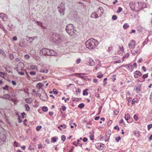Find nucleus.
<instances>
[{
    "mask_svg": "<svg viewBox=\"0 0 152 152\" xmlns=\"http://www.w3.org/2000/svg\"><path fill=\"white\" fill-rule=\"evenodd\" d=\"M98 44V41L93 38H91L88 39L85 43L86 48L90 50L94 49Z\"/></svg>",
    "mask_w": 152,
    "mask_h": 152,
    "instance_id": "1",
    "label": "nucleus"
},
{
    "mask_svg": "<svg viewBox=\"0 0 152 152\" xmlns=\"http://www.w3.org/2000/svg\"><path fill=\"white\" fill-rule=\"evenodd\" d=\"M40 52L45 56H55L57 55V53L54 50L46 48L41 49Z\"/></svg>",
    "mask_w": 152,
    "mask_h": 152,
    "instance_id": "2",
    "label": "nucleus"
},
{
    "mask_svg": "<svg viewBox=\"0 0 152 152\" xmlns=\"http://www.w3.org/2000/svg\"><path fill=\"white\" fill-rule=\"evenodd\" d=\"M66 31L70 36L73 35L75 31H76L74 25L71 24H69L66 26Z\"/></svg>",
    "mask_w": 152,
    "mask_h": 152,
    "instance_id": "3",
    "label": "nucleus"
},
{
    "mask_svg": "<svg viewBox=\"0 0 152 152\" xmlns=\"http://www.w3.org/2000/svg\"><path fill=\"white\" fill-rule=\"evenodd\" d=\"M58 9L60 15H64V14L65 10V3L63 2H62L60 3L58 7Z\"/></svg>",
    "mask_w": 152,
    "mask_h": 152,
    "instance_id": "4",
    "label": "nucleus"
},
{
    "mask_svg": "<svg viewBox=\"0 0 152 152\" xmlns=\"http://www.w3.org/2000/svg\"><path fill=\"white\" fill-rule=\"evenodd\" d=\"M40 99L43 101H46L48 99V96L45 91L43 89H42V92L39 94V96Z\"/></svg>",
    "mask_w": 152,
    "mask_h": 152,
    "instance_id": "5",
    "label": "nucleus"
},
{
    "mask_svg": "<svg viewBox=\"0 0 152 152\" xmlns=\"http://www.w3.org/2000/svg\"><path fill=\"white\" fill-rule=\"evenodd\" d=\"M103 14L97 10L96 12L92 13L91 15V17L92 18H97L102 16Z\"/></svg>",
    "mask_w": 152,
    "mask_h": 152,
    "instance_id": "6",
    "label": "nucleus"
},
{
    "mask_svg": "<svg viewBox=\"0 0 152 152\" xmlns=\"http://www.w3.org/2000/svg\"><path fill=\"white\" fill-rule=\"evenodd\" d=\"M61 37L59 34L56 33L53 34V41L58 43L60 41Z\"/></svg>",
    "mask_w": 152,
    "mask_h": 152,
    "instance_id": "7",
    "label": "nucleus"
},
{
    "mask_svg": "<svg viewBox=\"0 0 152 152\" xmlns=\"http://www.w3.org/2000/svg\"><path fill=\"white\" fill-rule=\"evenodd\" d=\"M16 68L17 71H21L23 69L24 64L22 62H20L17 65Z\"/></svg>",
    "mask_w": 152,
    "mask_h": 152,
    "instance_id": "8",
    "label": "nucleus"
},
{
    "mask_svg": "<svg viewBox=\"0 0 152 152\" xmlns=\"http://www.w3.org/2000/svg\"><path fill=\"white\" fill-rule=\"evenodd\" d=\"M95 145L96 148L99 150H102L104 148V144L100 143H96Z\"/></svg>",
    "mask_w": 152,
    "mask_h": 152,
    "instance_id": "9",
    "label": "nucleus"
},
{
    "mask_svg": "<svg viewBox=\"0 0 152 152\" xmlns=\"http://www.w3.org/2000/svg\"><path fill=\"white\" fill-rule=\"evenodd\" d=\"M0 18L4 21H6L7 19V15L4 13H0Z\"/></svg>",
    "mask_w": 152,
    "mask_h": 152,
    "instance_id": "10",
    "label": "nucleus"
},
{
    "mask_svg": "<svg viewBox=\"0 0 152 152\" xmlns=\"http://www.w3.org/2000/svg\"><path fill=\"white\" fill-rule=\"evenodd\" d=\"M135 41L134 40L131 41L130 43L129 44V47L130 48H134L135 46Z\"/></svg>",
    "mask_w": 152,
    "mask_h": 152,
    "instance_id": "11",
    "label": "nucleus"
},
{
    "mask_svg": "<svg viewBox=\"0 0 152 152\" xmlns=\"http://www.w3.org/2000/svg\"><path fill=\"white\" fill-rule=\"evenodd\" d=\"M140 49L139 47L137 48L135 50H132L131 51V53L132 55H134L136 53L140 52Z\"/></svg>",
    "mask_w": 152,
    "mask_h": 152,
    "instance_id": "12",
    "label": "nucleus"
},
{
    "mask_svg": "<svg viewBox=\"0 0 152 152\" xmlns=\"http://www.w3.org/2000/svg\"><path fill=\"white\" fill-rule=\"evenodd\" d=\"M142 74V73L139 71H136L134 74V77L135 78H138L141 76Z\"/></svg>",
    "mask_w": 152,
    "mask_h": 152,
    "instance_id": "13",
    "label": "nucleus"
},
{
    "mask_svg": "<svg viewBox=\"0 0 152 152\" xmlns=\"http://www.w3.org/2000/svg\"><path fill=\"white\" fill-rule=\"evenodd\" d=\"M138 4V2L136 4H134L133 2L130 3L129 4V6L130 8L132 10H134V7L135 6H137Z\"/></svg>",
    "mask_w": 152,
    "mask_h": 152,
    "instance_id": "14",
    "label": "nucleus"
},
{
    "mask_svg": "<svg viewBox=\"0 0 152 152\" xmlns=\"http://www.w3.org/2000/svg\"><path fill=\"white\" fill-rule=\"evenodd\" d=\"M140 5L141 9H144L145 8H146L147 6L146 3L140 2H138V5Z\"/></svg>",
    "mask_w": 152,
    "mask_h": 152,
    "instance_id": "15",
    "label": "nucleus"
},
{
    "mask_svg": "<svg viewBox=\"0 0 152 152\" xmlns=\"http://www.w3.org/2000/svg\"><path fill=\"white\" fill-rule=\"evenodd\" d=\"M94 63L93 60L91 58L88 59V61L87 62V64L90 66H93L94 65Z\"/></svg>",
    "mask_w": 152,
    "mask_h": 152,
    "instance_id": "16",
    "label": "nucleus"
},
{
    "mask_svg": "<svg viewBox=\"0 0 152 152\" xmlns=\"http://www.w3.org/2000/svg\"><path fill=\"white\" fill-rule=\"evenodd\" d=\"M141 9L140 5H139L137 6H135L134 7V10L136 12H137Z\"/></svg>",
    "mask_w": 152,
    "mask_h": 152,
    "instance_id": "17",
    "label": "nucleus"
},
{
    "mask_svg": "<svg viewBox=\"0 0 152 152\" xmlns=\"http://www.w3.org/2000/svg\"><path fill=\"white\" fill-rule=\"evenodd\" d=\"M11 94H5L2 96V98L4 99H10V98Z\"/></svg>",
    "mask_w": 152,
    "mask_h": 152,
    "instance_id": "18",
    "label": "nucleus"
},
{
    "mask_svg": "<svg viewBox=\"0 0 152 152\" xmlns=\"http://www.w3.org/2000/svg\"><path fill=\"white\" fill-rule=\"evenodd\" d=\"M141 91V86L140 85H138L136 88V91L137 93H138Z\"/></svg>",
    "mask_w": 152,
    "mask_h": 152,
    "instance_id": "19",
    "label": "nucleus"
},
{
    "mask_svg": "<svg viewBox=\"0 0 152 152\" xmlns=\"http://www.w3.org/2000/svg\"><path fill=\"white\" fill-rule=\"evenodd\" d=\"M67 70L70 72H74L75 70V68L73 67H69Z\"/></svg>",
    "mask_w": 152,
    "mask_h": 152,
    "instance_id": "20",
    "label": "nucleus"
},
{
    "mask_svg": "<svg viewBox=\"0 0 152 152\" xmlns=\"http://www.w3.org/2000/svg\"><path fill=\"white\" fill-rule=\"evenodd\" d=\"M88 89H84L83 91V94L84 96H87L88 95Z\"/></svg>",
    "mask_w": 152,
    "mask_h": 152,
    "instance_id": "21",
    "label": "nucleus"
},
{
    "mask_svg": "<svg viewBox=\"0 0 152 152\" xmlns=\"http://www.w3.org/2000/svg\"><path fill=\"white\" fill-rule=\"evenodd\" d=\"M130 116L129 114H125V116L124 117V118L127 121L129 119H130Z\"/></svg>",
    "mask_w": 152,
    "mask_h": 152,
    "instance_id": "22",
    "label": "nucleus"
},
{
    "mask_svg": "<svg viewBox=\"0 0 152 152\" xmlns=\"http://www.w3.org/2000/svg\"><path fill=\"white\" fill-rule=\"evenodd\" d=\"M129 26L128 23H125L123 26L124 28L125 29H126L129 27Z\"/></svg>",
    "mask_w": 152,
    "mask_h": 152,
    "instance_id": "23",
    "label": "nucleus"
},
{
    "mask_svg": "<svg viewBox=\"0 0 152 152\" xmlns=\"http://www.w3.org/2000/svg\"><path fill=\"white\" fill-rule=\"evenodd\" d=\"M85 106V104L83 103H81L78 105V107L80 109L83 108Z\"/></svg>",
    "mask_w": 152,
    "mask_h": 152,
    "instance_id": "24",
    "label": "nucleus"
},
{
    "mask_svg": "<svg viewBox=\"0 0 152 152\" xmlns=\"http://www.w3.org/2000/svg\"><path fill=\"white\" fill-rule=\"evenodd\" d=\"M57 139V138H56L55 137H52L51 139V142H56Z\"/></svg>",
    "mask_w": 152,
    "mask_h": 152,
    "instance_id": "25",
    "label": "nucleus"
},
{
    "mask_svg": "<svg viewBox=\"0 0 152 152\" xmlns=\"http://www.w3.org/2000/svg\"><path fill=\"white\" fill-rule=\"evenodd\" d=\"M81 90L79 88H77L76 89L75 92L77 94H78L81 92Z\"/></svg>",
    "mask_w": 152,
    "mask_h": 152,
    "instance_id": "26",
    "label": "nucleus"
},
{
    "mask_svg": "<svg viewBox=\"0 0 152 152\" xmlns=\"http://www.w3.org/2000/svg\"><path fill=\"white\" fill-rule=\"evenodd\" d=\"M25 107L26 108V110L27 111H29L30 110V107L29 105L26 104L25 105Z\"/></svg>",
    "mask_w": 152,
    "mask_h": 152,
    "instance_id": "27",
    "label": "nucleus"
},
{
    "mask_svg": "<svg viewBox=\"0 0 152 152\" xmlns=\"http://www.w3.org/2000/svg\"><path fill=\"white\" fill-rule=\"evenodd\" d=\"M25 100L27 103L28 104L31 103V101L30 100V99L29 98L25 99Z\"/></svg>",
    "mask_w": 152,
    "mask_h": 152,
    "instance_id": "28",
    "label": "nucleus"
},
{
    "mask_svg": "<svg viewBox=\"0 0 152 152\" xmlns=\"http://www.w3.org/2000/svg\"><path fill=\"white\" fill-rule=\"evenodd\" d=\"M101 13H103L104 12V10H103V8L102 7H100L98 9V10Z\"/></svg>",
    "mask_w": 152,
    "mask_h": 152,
    "instance_id": "29",
    "label": "nucleus"
},
{
    "mask_svg": "<svg viewBox=\"0 0 152 152\" xmlns=\"http://www.w3.org/2000/svg\"><path fill=\"white\" fill-rule=\"evenodd\" d=\"M0 53L3 55V56L4 57L6 56V55L4 52L1 49H0Z\"/></svg>",
    "mask_w": 152,
    "mask_h": 152,
    "instance_id": "30",
    "label": "nucleus"
},
{
    "mask_svg": "<svg viewBox=\"0 0 152 152\" xmlns=\"http://www.w3.org/2000/svg\"><path fill=\"white\" fill-rule=\"evenodd\" d=\"M30 68L32 70H34L35 69H37V66L36 65H31Z\"/></svg>",
    "mask_w": 152,
    "mask_h": 152,
    "instance_id": "31",
    "label": "nucleus"
},
{
    "mask_svg": "<svg viewBox=\"0 0 152 152\" xmlns=\"http://www.w3.org/2000/svg\"><path fill=\"white\" fill-rule=\"evenodd\" d=\"M42 110L44 112H46L48 111V109L47 107L44 106L42 107Z\"/></svg>",
    "mask_w": 152,
    "mask_h": 152,
    "instance_id": "32",
    "label": "nucleus"
},
{
    "mask_svg": "<svg viewBox=\"0 0 152 152\" xmlns=\"http://www.w3.org/2000/svg\"><path fill=\"white\" fill-rule=\"evenodd\" d=\"M129 56V53H127L126 54L124 55L122 58L123 61L124 60V58H127Z\"/></svg>",
    "mask_w": 152,
    "mask_h": 152,
    "instance_id": "33",
    "label": "nucleus"
},
{
    "mask_svg": "<svg viewBox=\"0 0 152 152\" xmlns=\"http://www.w3.org/2000/svg\"><path fill=\"white\" fill-rule=\"evenodd\" d=\"M53 93L55 94H57L58 93V91L55 88H54L53 90Z\"/></svg>",
    "mask_w": 152,
    "mask_h": 152,
    "instance_id": "34",
    "label": "nucleus"
},
{
    "mask_svg": "<svg viewBox=\"0 0 152 152\" xmlns=\"http://www.w3.org/2000/svg\"><path fill=\"white\" fill-rule=\"evenodd\" d=\"M148 74H145L144 75H143L142 76V77L143 79H145V78H147L148 77Z\"/></svg>",
    "mask_w": 152,
    "mask_h": 152,
    "instance_id": "35",
    "label": "nucleus"
},
{
    "mask_svg": "<svg viewBox=\"0 0 152 152\" xmlns=\"http://www.w3.org/2000/svg\"><path fill=\"white\" fill-rule=\"evenodd\" d=\"M122 10V9L120 7H119L118 8V10L116 12L117 13H120Z\"/></svg>",
    "mask_w": 152,
    "mask_h": 152,
    "instance_id": "36",
    "label": "nucleus"
},
{
    "mask_svg": "<svg viewBox=\"0 0 152 152\" xmlns=\"http://www.w3.org/2000/svg\"><path fill=\"white\" fill-rule=\"evenodd\" d=\"M10 58L11 60L13 59L14 58V55L13 54L11 53L10 55Z\"/></svg>",
    "mask_w": 152,
    "mask_h": 152,
    "instance_id": "37",
    "label": "nucleus"
},
{
    "mask_svg": "<svg viewBox=\"0 0 152 152\" xmlns=\"http://www.w3.org/2000/svg\"><path fill=\"white\" fill-rule=\"evenodd\" d=\"M61 140L63 141H64L66 139V136L65 135H63L61 136Z\"/></svg>",
    "mask_w": 152,
    "mask_h": 152,
    "instance_id": "38",
    "label": "nucleus"
},
{
    "mask_svg": "<svg viewBox=\"0 0 152 152\" xmlns=\"http://www.w3.org/2000/svg\"><path fill=\"white\" fill-rule=\"evenodd\" d=\"M152 124H149L147 126V128H148V130H150V129L152 128Z\"/></svg>",
    "mask_w": 152,
    "mask_h": 152,
    "instance_id": "39",
    "label": "nucleus"
},
{
    "mask_svg": "<svg viewBox=\"0 0 152 152\" xmlns=\"http://www.w3.org/2000/svg\"><path fill=\"white\" fill-rule=\"evenodd\" d=\"M121 139V137H116L115 138V140L116 141L118 142Z\"/></svg>",
    "mask_w": 152,
    "mask_h": 152,
    "instance_id": "40",
    "label": "nucleus"
},
{
    "mask_svg": "<svg viewBox=\"0 0 152 152\" xmlns=\"http://www.w3.org/2000/svg\"><path fill=\"white\" fill-rule=\"evenodd\" d=\"M42 128V126H38L36 127V130L37 131H39V130Z\"/></svg>",
    "mask_w": 152,
    "mask_h": 152,
    "instance_id": "41",
    "label": "nucleus"
},
{
    "mask_svg": "<svg viewBox=\"0 0 152 152\" xmlns=\"http://www.w3.org/2000/svg\"><path fill=\"white\" fill-rule=\"evenodd\" d=\"M0 76L4 78V75L5 73H4L3 72L0 71Z\"/></svg>",
    "mask_w": 152,
    "mask_h": 152,
    "instance_id": "42",
    "label": "nucleus"
},
{
    "mask_svg": "<svg viewBox=\"0 0 152 152\" xmlns=\"http://www.w3.org/2000/svg\"><path fill=\"white\" fill-rule=\"evenodd\" d=\"M117 16L115 15H113L112 16V19L113 20H115L117 19Z\"/></svg>",
    "mask_w": 152,
    "mask_h": 152,
    "instance_id": "43",
    "label": "nucleus"
},
{
    "mask_svg": "<svg viewBox=\"0 0 152 152\" xmlns=\"http://www.w3.org/2000/svg\"><path fill=\"white\" fill-rule=\"evenodd\" d=\"M8 85H6L4 86L3 88V89L4 90H8Z\"/></svg>",
    "mask_w": 152,
    "mask_h": 152,
    "instance_id": "44",
    "label": "nucleus"
},
{
    "mask_svg": "<svg viewBox=\"0 0 152 152\" xmlns=\"http://www.w3.org/2000/svg\"><path fill=\"white\" fill-rule=\"evenodd\" d=\"M30 74L31 75H35L36 74V73L34 71H31L30 73Z\"/></svg>",
    "mask_w": 152,
    "mask_h": 152,
    "instance_id": "45",
    "label": "nucleus"
},
{
    "mask_svg": "<svg viewBox=\"0 0 152 152\" xmlns=\"http://www.w3.org/2000/svg\"><path fill=\"white\" fill-rule=\"evenodd\" d=\"M36 38H37V37L36 36H35L33 37H29V39H31L32 40V41H33Z\"/></svg>",
    "mask_w": 152,
    "mask_h": 152,
    "instance_id": "46",
    "label": "nucleus"
},
{
    "mask_svg": "<svg viewBox=\"0 0 152 152\" xmlns=\"http://www.w3.org/2000/svg\"><path fill=\"white\" fill-rule=\"evenodd\" d=\"M24 58H25L28 59L29 58L30 56L26 54L24 56Z\"/></svg>",
    "mask_w": 152,
    "mask_h": 152,
    "instance_id": "47",
    "label": "nucleus"
},
{
    "mask_svg": "<svg viewBox=\"0 0 152 152\" xmlns=\"http://www.w3.org/2000/svg\"><path fill=\"white\" fill-rule=\"evenodd\" d=\"M60 126L62 127L63 129H64L66 128V126L65 124H61L60 125Z\"/></svg>",
    "mask_w": 152,
    "mask_h": 152,
    "instance_id": "48",
    "label": "nucleus"
},
{
    "mask_svg": "<svg viewBox=\"0 0 152 152\" xmlns=\"http://www.w3.org/2000/svg\"><path fill=\"white\" fill-rule=\"evenodd\" d=\"M134 118L136 121H137L138 119V118L136 115H134Z\"/></svg>",
    "mask_w": 152,
    "mask_h": 152,
    "instance_id": "49",
    "label": "nucleus"
},
{
    "mask_svg": "<svg viewBox=\"0 0 152 152\" xmlns=\"http://www.w3.org/2000/svg\"><path fill=\"white\" fill-rule=\"evenodd\" d=\"M62 109L63 111H64L66 110V107L64 106L63 105L62 106Z\"/></svg>",
    "mask_w": 152,
    "mask_h": 152,
    "instance_id": "50",
    "label": "nucleus"
},
{
    "mask_svg": "<svg viewBox=\"0 0 152 152\" xmlns=\"http://www.w3.org/2000/svg\"><path fill=\"white\" fill-rule=\"evenodd\" d=\"M114 129H117L118 131H119L120 130V129L119 127H118V125H116V126L114 127Z\"/></svg>",
    "mask_w": 152,
    "mask_h": 152,
    "instance_id": "51",
    "label": "nucleus"
},
{
    "mask_svg": "<svg viewBox=\"0 0 152 152\" xmlns=\"http://www.w3.org/2000/svg\"><path fill=\"white\" fill-rule=\"evenodd\" d=\"M80 61H81L80 59V58H78L77 59V60L76 61V62L77 64H79L80 62Z\"/></svg>",
    "mask_w": 152,
    "mask_h": 152,
    "instance_id": "52",
    "label": "nucleus"
},
{
    "mask_svg": "<svg viewBox=\"0 0 152 152\" xmlns=\"http://www.w3.org/2000/svg\"><path fill=\"white\" fill-rule=\"evenodd\" d=\"M18 72L19 74H20L21 75H24V72L21 71Z\"/></svg>",
    "mask_w": 152,
    "mask_h": 152,
    "instance_id": "53",
    "label": "nucleus"
},
{
    "mask_svg": "<svg viewBox=\"0 0 152 152\" xmlns=\"http://www.w3.org/2000/svg\"><path fill=\"white\" fill-rule=\"evenodd\" d=\"M21 115H22V118H24V115H26V113L25 112H23V113H21Z\"/></svg>",
    "mask_w": 152,
    "mask_h": 152,
    "instance_id": "54",
    "label": "nucleus"
},
{
    "mask_svg": "<svg viewBox=\"0 0 152 152\" xmlns=\"http://www.w3.org/2000/svg\"><path fill=\"white\" fill-rule=\"evenodd\" d=\"M83 140L84 142H86L88 140V139L87 138L84 137L83 138Z\"/></svg>",
    "mask_w": 152,
    "mask_h": 152,
    "instance_id": "55",
    "label": "nucleus"
},
{
    "mask_svg": "<svg viewBox=\"0 0 152 152\" xmlns=\"http://www.w3.org/2000/svg\"><path fill=\"white\" fill-rule=\"evenodd\" d=\"M112 121L111 120H110L108 121V122L107 123V125L108 126H110V125L112 124Z\"/></svg>",
    "mask_w": 152,
    "mask_h": 152,
    "instance_id": "56",
    "label": "nucleus"
},
{
    "mask_svg": "<svg viewBox=\"0 0 152 152\" xmlns=\"http://www.w3.org/2000/svg\"><path fill=\"white\" fill-rule=\"evenodd\" d=\"M12 83L13 85H16L17 84L16 82H15V81L14 80H12Z\"/></svg>",
    "mask_w": 152,
    "mask_h": 152,
    "instance_id": "57",
    "label": "nucleus"
},
{
    "mask_svg": "<svg viewBox=\"0 0 152 152\" xmlns=\"http://www.w3.org/2000/svg\"><path fill=\"white\" fill-rule=\"evenodd\" d=\"M5 69L6 70L7 72L9 73H10V72H12L9 69V68H5Z\"/></svg>",
    "mask_w": 152,
    "mask_h": 152,
    "instance_id": "58",
    "label": "nucleus"
},
{
    "mask_svg": "<svg viewBox=\"0 0 152 152\" xmlns=\"http://www.w3.org/2000/svg\"><path fill=\"white\" fill-rule=\"evenodd\" d=\"M136 32L135 30L132 29L131 30V31L130 32V33L132 34V33H135Z\"/></svg>",
    "mask_w": 152,
    "mask_h": 152,
    "instance_id": "59",
    "label": "nucleus"
},
{
    "mask_svg": "<svg viewBox=\"0 0 152 152\" xmlns=\"http://www.w3.org/2000/svg\"><path fill=\"white\" fill-rule=\"evenodd\" d=\"M20 116H19L18 117V122L19 123H20L21 122H22V121L21 120V119H20Z\"/></svg>",
    "mask_w": 152,
    "mask_h": 152,
    "instance_id": "60",
    "label": "nucleus"
},
{
    "mask_svg": "<svg viewBox=\"0 0 152 152\" xmlns=\"http://www.w3.org/2000/svg\"><path fill=\"white\" fill-rule=\"evenodd\" d=\"M121 62V60H118V61H115L114 62V64H116L117 63H120Z\"/></svg>",
    "mask_w": 152,
    "mask_h": 152,
    "instance_id": "61",
    "label": "nucleus"
},
{
    "mask_svg": "<svg viewBox=\"0 0 152 152\" xmlns=\"http://www.w3.org/2000/svg\"><path fill=\"white\" fill-rule=\"evenodd\" d=\"M137 102V100H135L134 99L132 101V104H134L136 102Z\"/></svg>",
    "mask_w": 152,
    "mask_h": 152,
    "instance_id": "62",
    "label": "nucleus"
},
{
    "mask_svg": "<svg viewBox=\"0 0 152 152\" xmlns=\"http://www.w3.org/2000/svg\"><path fill=\"white\" fill-rule=\"evenodd\" d=\"M14 145L16 147H18V143L16 141L14 142Z\"/></svg>",
    "mask_w": 152,
    "mask_h": 152,
    "instance_id": "63",
    "label": "nucleus"
},
{
    "mask_svg": "<svg viewBox=\"0 0 152 152\" xmlns=\"http://www.w3.org/2000/svg\"><path fill=\"white\" fill-rule=\"evenodd\" d=\"M38 148H39L42 149V146L41 144H38Z\"/></svg>",
    "mask_w": 152,
    "mask_h": 152,
    "instance_id": "64",
    "label": "nucleus"
}]
</instances>
